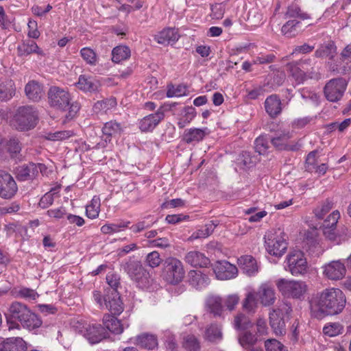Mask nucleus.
Returning a JSON list of instances; mask_svg holds the SVG:
<instances>
[{
    "label": "nucleus",
    "instance_id": "1",
    "mask_svg": "<svg viewBox=\"0 0 351 351\" xmlns=\"http://www.w3.org/2000/svg\"><path fill=\"white\" fill-rule=\"evenodd\" d=\"M346 304L343 292L337 288L326 289L317 295V309H313V316L322 319L328 315L341 313Z\"/></svg>",
    "mask_w": 351,
    "mask_h": 351
},
{
    "label": "nucleus",
    "instance_id": "2",
    "mask_svg": "<svg viewBox=\"0 0 351 351\" xmlns=\"http://www.w3.org/2000/svg\"><path fill=\"white\" fill-rule=\"evenodd\" d=\"M48 103L56 110L66 112L62 118V123L66 124L76 117L81 106L77 101H72L70 93L59 86H51L47 92Z\"/></svg>",
    "mask_w": 351,
    "mask_h": 351
},
{
    "label": "nucleus",
    "instance_id": "3",
    "mask_svg": "<svg viewBox=\"0 0 351 351\" xmlns=\"http://www.w3.org/2000/svg\"><path fill=\"white\" fill-rule=\"evenodd\" d=\"M122 267L139 288L144 289L150 285V274L140 261L130 259L122 265Z\"/></svg>",
    "mask_w": 351,
    "mask_h": 351
},
{
    "label": "nucleus",
    "instance_id": "4",
    "mask_svg": "<svg viewBox=\"0 0 351 351\" xmlns=\"http://www.w3.org/2000/svg\"><path fill=\"white\" fill-rule=\"evenodd\" d=\"M265 243L267 252L276 257L282 256L287 249L285 234L280 228L267 232L265 235Z\"/></svg>",
    "mask_w": 351,
    "mask_h": 351
},
{
    "label": "nucleus",
    "instance_id": "5",
    "mask_svg": "<svg viewBox=\"0 0 351 351\" xmlns=\"http://www.w3.org/2000/svg\"><path fill=\"white\" fill-rule=\"evenodd\" d=\"M38 114L32 106L19 107L12 120L16 130L24 131L34 128L37 123Z\"/></svg>",
    "mask_w": 351,
    "mask_h": 351
},
{
    "label": "nucleus",
    "instance_id": "6",
    "mask_svg": "<svg viewBox=\"0 0 351 351\" xmlns=\"http://www.w3.org/2000/svg\"><path fill=\"white\" fill-rule=\"evenodd\" d=\"M276 286L279 291L285 297L303 300L307 291V285L301 280H288L284 278L278 280Z\"/></svg>",
    "mask_w": 351,
    "mask_h": 351
},
{
    "label": "nucleus",
    "instance_id": "7",
    "mask_svg": "<svg viewBox=\"0 0 351 351\" xmlns=\"http://www.w3.org/2000/svg\"><path fill=\"white\" fill-rule=\"evenodd\" d=\"M184 269L182 263L176 258L169 257L163 264L162 276L170 284H178L184 277Z\"/></svg>",
    "mask_w": 351,
    "mask_h": 351
},
{
    "label": "nucleus",
    "instance_id": "8",
    "mask_svg": "<svg viewBox=\"0 0 351 351\" xmlns=\"http://www.w3.org/2000/svg\"><path fill=\"white\" fill-rule=\"evenodd\" d=\"M285 268L293 276H303L308 271V263L304 253L300 250L290 252L285 262Z\"/></svg>",
    "mask_w": 351,
    "mask_h": 351
},
{
    "label": "nucleus",
    "instance_id": "9",
    "mask_svg": "<svg viewBox=\"0 0 351 351\" xmlns=\"http://www.w3.org/2000/svg\"><path fill=\"white\" fill-rule=\"evenodd\" d=\"M346 86L347 83L342 77L330 80L324 86L326 98L332 102L338 101L343 97Z\"/></svg>",
    "mask_w": 351,
    "mask_h": 351
},
{
    "label": "nucleus",
    "instance_id": "10",
    "mask_svg": "<svg viewBox=\"0 0 351 351\" xmlns=\"http://www.w3.org/2000/svg\"><path fill=\"white\" fill-rule=\"evenodd\" d=\"M17 191L18 186L14 178L8 172L0 170V197L10 199Z\"/></svg>",
    "mask_w": 351,
    "mask_h": 351
},
{
    "label": "nucleus",
    "instance_id": "11",
    "mask_svg": "<svg viewBox=\"0 0 351 351\" xmlns=\"http://www.w3.org/2000/svg\"><path fill=\"white\" fill-rule=\"evenodd\" d=\"M104 308L114 315H119L123 312V304L117 291L106 290L104 295Z\"/></svg>",
    "mask_w": 351,
    "mask_h": 351
},
{
    "label": "nucleus",
    "instance_id": "12",
    "mask_svg": "<svg viewBox=\"0 0 351 351\" xmlns=\"http://www.w3.org/2000/svg\"><path fill=\"white\" fill-rule=\"evenodd\" d=\"M213 270L217 278L222 280L234 278L238 272L237 267L226 261H217Z\"/></svg>",
    "mask_w": 351,
    "mask_h": 351
},
{
    "label": "nucleus",
    "instance_id": "13",
    "mask_svg": "<svg viewBox=\"0 0 351 351\" xmlns=\"http://www.w3.org/2000/svg\"><path fill=\"white\" fill-rule=\"evenodd\" d=\"M84 336L91 344L97 343L110 337L106 328L99 324L89 325L86 328Z\"/></svg>",
    "mask_w": 351,
    "mask_h": 351
},
{
    "label": "nucleus",
    "instance_id": "14",
    "mask_svg": "<svg viewBox=\"0 0 351 351\" xmlns=\"http://www.w3.org/2000/svg\"><path fill=\"white\" fill-rule=\"evenodd\" d=\"M324 274L329 279L337 280L342 279L346 274L344 263L340 261H333L324 267Z\"/></svg>",
    "mask_w": 351,
    "mask_h": 351
},
{
    "label": "nucleus",
    "instance_id": "15",
    "mask_svg": "<svg viewBox=\"0 0 351 351\" xmlns=\"http://www.w3.org/2000/svg\"><path fill=\"white\" fill-rule=\"evenodd\" d=\"M269 324L276 335L285 333V322L282 309L273 308L269 312Z\"/></svg>",
    "mask_w": 351,
    "mask_h": 351
},
{
    "label": "nucleus",
    "instance_id": "16",
    "mask_svg": "<svg viewBox=\"0 0 351 351\" xmlns=\"http://www.w3.org/2000/svg\"><path fill=\"white\" fill-rule=\"evenodd\" d=\"M163 110L160 108L155 113L143 117L139 123V128L142 132L152 131L164 119Z\"/></svg>",
    "mask_w": 351,
    "mask_h": 351
},
{
    "label": "nucleus",
    "instance_id": "17",
    "mask_svg": "<svg viewBox=\"0 0 351 351\" xmlns=\"http://www.w3.org/2000/svg\"><path fill=\"white\" fill-rule=\"evenodd\" d=\"M104 327L108 332L114 335H120L123 332L125 328H128L129 324L121 323L115 315L105 314L103 317Z\"/></svg>",
    "mask_w": 351,
    "mask_h": 351
},
{
    "label": "nucleus",
    "instance_id": "18",
    "mask_svg": "<svg viewBox=\"0 0 351 351\" xmlns=\"http://www.w3.org/2000/svg\"><path fill=\"white\" fill-rule=\"evenodd\" d=\"M256 294L261 304L265 306L273 305L276 299L274 289L268 284L261 285Z\"/></svg>",
    "mask_w": 351,
    "mask_h": 351
},
{
    "label": "nucleus",
    "instance_id": "19",
    "mask_svg": "<svg viewBox=\"0 0 351 351\" xmlns=\"http://www.w3.org/2000/svg\"><path fill=\"white\" fill-rule=\"evenodd\" d=\"M264 105L266 112L272 119L276 118L282 112V102L277 95H271L267 97Z\"/></svg>",
    "mask_w": 351,
    "mask_h": 351
},
{
    "label": "nucleus",
    "instance_id": "20",
    "mask_svg": "<svg viewBox=\"0 0 351 351\" xmlns=\"http://www.w3.org/2000/svg\"><path fill=\"white\" fill-rule=\"evenodd\" d=\"M312 60L311 59L300 60L299 61L292 62V76L296 81L297 84L303 83L306 79L307 70L306 66H310Z\"/></svg>",
    "mask_w": 351,
    "mask_h": 351
},
{
    "label": "nucleus",
    "instance_id": "21",
    "mask_svg": "<svg viewBox=\"0 0 351 351\" xmlns=\"http://www.w3.org/2000/svg\"><path fill=\"white\" fill-rule=\"evenodd\" d=\"M0 351H27L26 343L21 337L0 339Z\"/></svg>",
    "mask_w": 351,
    "mask_h": 351
},
{
    "label": "nucleus",
    "instance_id": "22",
    "mask_svg": "<svg viewBox=\"0 0 351 351\" xmlns=\"http://www.w3.org/2000/svg\"><path fill=\"white\" fill-rule=\"evenodd\" d=\"M223 300L219 295H210L206 300V311L213 314L215 317H221L223 311Z\"/></svg>",
    "mask_w": 351,
    "mask_h": 351
},
{
    "label": "nucleus",
    "instance_id": "23",
    "mask_svg": "<svg viewBox=\"0 0 351 351\" xmlns=\"http://www.w3.org/2000/svg\"><path fill=\"white\" fill-rule=\"evenodd\" d=\"M184 261L194 267H207L210 264L209 258L199 251L189 252L185 255Z\"/></svg>",
    "mask_w": 351,
    "mask_h": 351
},
{
    "label": "nucleus",
    "instance_id": "24",
    "mask_svg": "<svg viewBox=\"0 0 351 351\" xmlns=\"http://www.w3.org/2000/svg\"><path fill=\"white\" fill-rule=\"evenodd\" d=\"M16 174L19 181L32 180L38 176V171L35 163L30 162L19 166L16 169Z\"/></svg>",
    "mask_w": 351,
    "mask_h": 351
},
{
    "label": "nucleus",
    "instance_id": "25",
    "mask_svg": "<svg viewBox=\"0 0 351 351\" xmlns=\"http://www.w3.org/2000/svg\"><path fill=\"white\" fill-rule=\"evenodd\" d=\"M189 282L196 289H202L210 283V279L199 270H191L189 272Z\"/></svg>",
    "mask_w": 351,
    "mask_h": 351
},
{
    "label": "nucleus",
    "instance_id": "26",
    "mask_svg": "<svg viewBox=\"0 0 351 351\" xmlns=\"http://www.w3.org/2000/svg\"><path fill=\"white\" fill-rule=\"evenodd\" d=\"M77 87L84 92H96L100 87L99 82L95 78L85 75H80L76 83Z\"/></svg>",
    "mask_w": 351,
    "mask_h": 351
},
{
    "label": "nucleus",
    "instance_id": "27",
    "mask_svg": "<svg viewBox=\"0 0 351 351\" xmlns=\"http://www.w3.org/2000/svg\"><path fill=\"white\" fill-rule=\"evenodd\" d=\"M204 338L211 343H218L223 339L222 326L217 323L208 325L204 331Z\"/></svg>",
    "mask_w": 351,
    "mask_h": 351
},
{
    "label": "nucleus",
    "instance_id": "28",
    "mask_svg": "<svg viewBox=\"0 0 351 351\" xmlns=\"http://www.w3.org/2000/svg\"><path fill=\"white\" fill-rule=\"evenodd\" d=\"M271 29L274 32L280 30L282 34L288 38L295 37L304 29L300 23H284L281 27L280 23H276Z\"/></svg>",
    "mask_w": 351,
    "mask_h": 351
},
{
    "label": "nucleus",
    "instance_id": "29",
    "mask_svg": "<svg viewBox=\"0 0 351 351\" xmlns=\"http://www.w3.org/2000/svg\"><path fill=\"white\" fill-rule=\"evenodd\" d=\"M180 34L177 29L174 27L165 28L154 37V39L159 44L168 45L171 42H175L178 40Z\"/></svg>",
    "mask_w": 351,
    "mask_h": 351
},
{
    "label": "nucleus",
    "instance_id": "30",
    "mask_svg": "<svg viewBox=\"0 0 351 351\" xmlns=\"http://www.w3.org/2000/svg\"><path fill=\"white\" fill-rule=\"evenodd\" d=\"M5 154H9L12 158H19L21 156L22 145L20 141L16 137H10L9 139H5L3 143Z\"/></svg>",
    "mask_w": 351,
    "mask_h": 351
},
{
    "label": "nucleus",
    "instance_id": "31",
    "mask_svg": "<svg viewBox=\"0 0 351 351\" xmlns=\"http://www.w3.org/2000/svg\"><path fill=\"white\" fill-rule=\"evenodd\" d=\"M14 82L10 79H0V100L8 101L15 95Z\"/></svg>",
    "mask_w": 351,
    "mask_h": 351
},
{
    "label": "nucleus",
    "instance_id": "32",
    "mask_svg": "<svg viewBox=\"0 0 351 351\" xmlns=\"http://www.w3.org/2000/svg\"><path fill=\"white\" fill-rule=\"evenodd\" d=\"M17 53L19 56H27L31 53H35L38 55H43V51L40 50L37 44L31 40H24L17 47Z\"/></svg>",
    "mask_w": 351,
    "mask_h": 351
},
{
    "label": "nucleus",
    "instance_id": "33",
    "mask_svg": "<svg viewBox=\"0 0 351 351\" xmlns=\"http://www.w3.org/2000/svg\"><path fill=\"white\" fill-rule=\"evenodd\" d=\"M208 134V128H190L186 130L183 134V141L189 144L194 141H200Z\"/></svg>",
    "mask_w": 351,
    "mask_h": 351
},
{
    "label": "nucleus",
    "instance_id": "34",
    "mask_svg": "<svg viewBox=\"0 0 351 351\" xmlns=\"http://www.w3.org/2000/svg\"><path fill=\"white\" fill-rule=\"evenodd\" d=\"M337 53V47L332 40H328L320 45L315 52L317 58L329 57L332 59Z\"/></svg>",
    "mask_w": 351,
    "mask_h": 351
},
{
    "label": "nucleus",
    "instance_id": "35",
    "mask_svg": "<svg viewBox=\"0 0 351 351\" xmlns=\"http://www.w3.org/2000/svg\"><path fill=\"white\" fill-rule=\"evenodd\" d=\"M135 343L142 348L153 350L158 346V339L154 335L143 333L136 337Z\"/></svg>",
    "mask_w": 351,
    "mask_h": 351
},
{
    "label": "nucleus",
    "instance_id": "36",
    "mask_svg": "<svg viewBox=\"0 0 351 351\" xmlns=\"http://www.w3.org/2000/svg\"><path fill=\"white\" fill-rule=\"evenodd\" d=\"M25 92L29 99L34 101H39L43 96V88L36 81H30L25 87Z\"/></svg>",
    "mask_w": 351,
    "mask_h": 351
},
{
    "label": "nucleus",
    "instance_id": "37",
    "mask_svg": "<svg viewBox=\"0 0 351 351\" xmlns=\"http://www.w3.org/2000/svg\"><path fill=\"white\" fill-rule=\"evenodd\" d=\"M238 263L243 271L250 276L258 271L256 261L252 256H243L238 259Z\"/></svg>",
    "mask_w": 351,
    "mask_h": 351
},
{
    "label": "nucleus",
    "instance_id": "38",
    "mask_svg": "<svg viewBox=\"0 0 351 351\" xmlns=\"http://www.w3.org/2000/svg\"><path fill=\"white\" fill-rule=\"evenodd\" d=\"M292 137L289 131H278L274 137L271 138V143L278 150L282 151L287 141Z\"/></svg>",
    "mask_w": 351,
    "mask_h": 351
},
{
    "label": "nucleus",
    "instance_id": "39",
    "mask_svg": "<svg viewBox=\"0 0 351 351\" xmlns=\"http://www.w3.org/2000/svg\"><path fill=\"white\" fill-rule=\"evenodd\" d=\"M121 130V124L114 121L106 123L102 128L103 134L106 136L105 141H110L111 137L120 134Z\"/></svg>",
    "mask_w": 351,
    "mask_h": 351
},
{
    "label": "nucleus",
    "instance_id": "40",
    "mask_svg": "<svg viewBox=\"0 0 351 351\" xmlns=\"http://www.w3.org/2000/svg\"><path fill=\"white\" fill-rule=\"evenodd\" d=\"M258 306L257 295L254 292H249L246 294L242 302L243 309L249 313H254Z\"/></svg>",
    "mask_w": 351,
    "mask_h": 351
},
{
    "label": "nucleus",
    "instance_id": "41",
    "mask_svg": "<svg viewBox=\"0 0 351 351\" xmlns=\"http://www.w3.org/2000/svg\"><path fill=\"white\" fill-rule=\"evenodd\" d=\"M27 309V306L21 302H13L9 308L10 319L20 322Z\"/></svg>",
    "mask_w": 351,
    "mask_h": 351
},
{
    "label": "nucleus",
    "instance_id": "42",
    "mask_svg": "<svg viewBox=\"0 0 351 351\" xmlns=\"http://www.w3.org/2000/svg\"><path fill=\"white\" fill-rule=\"evenodd\" d=\"M112 60L119 63L130 56V49L127 46H117L112 49Z\"/></svg>",
    "mask_w": 351,
    "mask_h": 351
},
{
    "label": "nucleus",
    "instance_id": "43",
    "mask_svg": "<svg viewBox=\"0 0 351 351\" xmlns=\"http://www.w3.org/2000/svg\"><path fill=\"white\" fill-rule=\"evenodd\" d=\"M250 318L243 313H238L234 319L233 326L237 330H246L252 326Z\"/></svg>",
    "mask_w": 351,
    "mask_h": 351
},
{
    "label": "nucleus",
    "instance_id": "44",
    "mask_svg": "<svg viewBox=\"0 0 351 351\" xmlns=\"http://www.w3.org/2000/svg\"><path fill=\"white\" fill-rule=\"evenodd\" d=\"M238 339L241 346L245 349L252 347L257 341L256 335L245 330L240 332Z\"/></svg>",
    "mask_w": 351,
    "mask_h": 351
},
{
    "label": "nucleus",
    "instance_id": "45",
    "mask_svg": "<svg viewBox=\"0 0 351 351\" xmlns=\"http://www.w3.org/2000/svg\"><path fill=\"white\" fill-rule=\"evenodd\" d=\"M156 220L153 219V216L148 215L143 220L132 225L130 228L134 233H138L150 228Z\"/></svg>",
    "mask_w": 351,
    "mask_h": 351
},
{
    "label": "nucleus",
    "instance_id": "46",
    "mask_svg": "<svg viewBox=\"0 0 351 351\" xmlns=\"http://www.w3.org/2000/svg\"><path fill=\"white\" fill-rule=\"evenodd\" d=\"M183 347L187 351H199L201 348L198 339L193 335H187L184 337Z\"/></svg>",
    "mask_w": 351,
    "mask_h": 351
},
{
    "label": "nucleus",
    "instance_id": "47",
    "mask_svg": "<svg viewBox=\"0 0 351 351\" xmlns=\"http://www.w3.org/2000/svg\"><path fill=\"white\" fill-rule=\"evenodd\" d=\"M73 132L70 130H62L55 132H47L45 135V138L49 141H63L73 136Z\"/></svg>",
    "mask_w": 351,
    "mask_h": 351
},
{
    "label": "nucleus",
    "instance_id": "48",
    "mask_svg": "<svg viewBox=\"0 0 351 351\" xmlns=\"http://www.w3.org/2000/svg\"><path fill=\"white\" fill-rule=\"evenodd\" d=\"M286 16L289 18H295L302 21L311 19L309 14L302 12L300 8L296 5L289 6Z\"/></svg>",
    "mask_w": 351,
    "mask_h": 351
},
{
    "label": "nucleus",
    "instance_id": "49",
    "mask_svg": "<svg viewBox=\"0 0 351 351\" xmlns=\"http://www.w3.org/2000/svg\"><path fill=\"white\" fill-rule=\"evenodd\" d=\"M100 202L98 197H94L91 204L86 208V213L88 218L95 219L99 215Z\"/></svg>",
    "mask_w": 351,
    "mask_h": 351
},
{
    "label": "nucleus",
    "instance_id": "50",
    "mask_svg": "<svg viewBox=\"0 0 351 351\" xmlns=\"http://www.w3.org/2000/svg\"><path fill=\"white\" fill-rule=\"evenodd\" d=\"M82 58L87 64L95 65L97 62L96 53L89 47H84L80 50Z\"/></svg>",
    "mask_w": 351,
    "mask_h": 351
},
{
    "label": "nucleus",
    "instance_id": "51",
    "mask_svg": "<svg viewBox=\"0 0 351 351\" xmlns=\"http://www.w3.org/2000/svg\"><path fill=\"white\" fill-rule=\"evenodd\" d=\"M343 327L339 323H330L326 325L323 328V332L325 335L330 337L337 336L342 332Z\"/></svg>",
    "mask_w": 351,
    "mask_h": 351
},
{
    "label": "nucleus",
    "instance_id": "52",
    "mask_svg": "<svg viewBox=\"0 0 351 351\" xmlns=\"http://www.w3.org/2000/svg\"><path fill=\"white\" fill-rule=\"evenodd\" d=\"M333 204L329 200L326 199L322 205L317 206L314 210V213L317 219H323L326 214H327L332 208Z\"/></svg>",
    "mask_w": 351,
    "mask_h": 351
},
{
    "label": "nucleus",
    "instance_id": "53",
    "mask_svg": "<svg viewBox=\"0 0 351 351\" xmlns=\"http://www.w3.org/2000/svg\"><path fill=\"white\" fill-rule=\"evenodd\" d=\"M269 141L265 136H260L254 141V148L260 155L265 154L269 149Z\"/></svg>",
    "mask_w": 351,
    "mask_h": 351
},
{
    "label": "nucleus",
    "instance_id": "54",
    "mask_svg": "<svg viewBox=\"0 0 351 351\" xmlns=\"http://www.w3.org/2000/svg\"><path fill=\"white\" fill-rule=\"evenodd\" d=\"M117 106V100L114 97L106 99L102 101H98L94 105L96 110L107 111Z\"/></svg>",
    "mask_w": 351,
    "mask_h": 351
},
{
    "label": "nucleus",
    "instance_id": "55",
    "mask_svg": "<svg viewBox=\"0 0 351 351\" xmlns=\"http://www.w3.org/2000/svg\"><path fill=\"white\" fill-rule=\"evenodd\" d=\"M21 324L24 328L33 330L40 327L42 324V321L35 313H32L31 317H29L27 319L23 320Z\"/></svg>",
    "mask_w": 351,
    "mask_h": 351
},
{
    "label": "nucleus",
    "instance_id": "56",
    "mask_svg": "<svg viewBox=\"0 0 351 351\" xmlns=\"http://www.w3.org/2000/svg\"><path fill=\"white\" fill-rule=\"evenodd\" d=\"M266 351H287L285 347L276 339H267L265 342Z\"/></svg>",
    "mask_w": 351,
    "mask_h": 351
},
{
    "label": "nucleus",
    "instance_id": "57",
    "mask_svg": "<svg viewBox=\"0 0 351 351\" xmlns=\"http://www.w3.org/2000/svg\"><path fill=\"white\" fill-rule=\"evenodd\" d=\"M145 261L147 265L154 268L160 265L162 258L157 251H153L147 255Z\"/></svg>",
    "mask_w": 351,
    "mask_h": 351
},
{
    "label": "nucleus",
    "instance_id": "58",
    "mask_svg": "<svg viewBox=\"0 0 351 351\" xmlns=\"http://www.w3.org/2000/svg\"><path fill=\"white\" fill-rule=\"evenodd\" d=\"M340 213L338 210L333 211L324 221L323 226L326 229L335 228Z\"/></svg>",
    "mask_w": 351,
    "mask_h": 351
},
{
    "label": "nucleus",
    "instance_id": "59",
    "mask_svg": "<svg viewBox=\"0 0 351 351\" xmlns=\"http://www.w3.org/2000/svg\"><path fill=\"white\" fill-rule=\"evenodd\" d=\"M129 223L130 221H128L127 223H120L119 224H106L101 228V231L104 234H110L112 232H117L119 231L120 228L128 227Z\"/></svg>",
    "mask_w": 351,
    "mask_h": 351
},
{
    "label": "nucleus",
    "instance_id": "60",
    "mask_svg": "<svg viewBox=\"0 0 351 351\" xmlns=\"http://www.w3.org/2000/svg\"><path fill=\"white\" fill-rule=\"evenodd\" d=\"M106 281L110 287V289H107L106 290L117 291V288L120 285V276L118 274L114 272L108 273L106 276Z\"/></svg>",
    "mask_w": 351,
    "mask_h": 351
},
{
    "label": "nucleus",
    "instance_id": "61",
    "mask_svg": "<svg viewBox=\"0 0 351 351\" xmlns=\"http://www.w3.org/2000/svg\"><path fill=\"white\" fill-rule=\"evenodd\" d=\"M186 87L184 85L180 84L178 85L177 87L171 86V87H169L167 90V96L168 97H181L182 95H186Z\"/></svg>",
    "mask_w": 351,
    "mask_h": 351
},
{
    "label": "nucleus",
    "instance_id": "62",
    "mask_svg": "<svg viewBox=\"0 0 351 351\" xmlns=\"http://www.w3.org/2000/svg\"><path fill=\"white\" fill-rule=\"evenodd\" d=\"M224 14V6L221 3L213 5L211 6V14L210 15L211 20H220Z\"/></svg>",
    "mask_w": 351,
    "mask_h": 351
},
{
    "label": "nucleus",
    "instance_id": "63",
    "mask_svg": "<svg viewBox=\"0 0 351 351\" xmlns=\"http://www.w3.org/2000/svg\"><path fill=\"white\" fill-rule=\"evenodd\" d=\"M56 189H52L49 192L45 193L40 199L38 203L40 207L46 208L51 206L54 200L53 195L55 193H52Z\"/></svg>",
    "mask_w": 351,
    "mask_h": 351
},
{
    "label": "nucleus",
    "instance_id": "64",
    "mask_svg": "<svg viewBox=\"0 0 351 351\" xmlns=\"http://www.w3.org/2000/svg\"><path fill=\"white\" fill-rule=\"evenodd\" d=\"M239 296L237 294L228 295L223 301L229 311H233L239 302Z\"/></svg>",
    "mask_w": 351,
    "mask_h": 351
}]
</instances>
